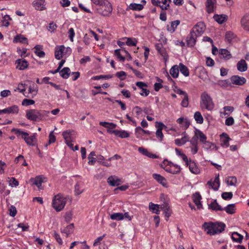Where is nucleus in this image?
<instances>
[{
	"mask_svg": "<svg viewBox=\"0 0 249 249\" xmlns=\"http://www.w3.org/2000/svg\"><path fill=\"white\" fill-rule=\"evenodd\" d=\"M226 225L222 222H205L202 226V229L206 232L207 234L213 235L221 233L225 230Z\"/></svg>",
	"mask_w": 249,
	"mask_h": 249,
	"instance_id": "1",
	"label": "nucleus"
},
{
	"mask_svg": "<svg viewBox=\"0 0 249 249\" xmlns=\"http://www.w3.org/2000/svg\"><path fill=\"white\" fill-rule=\"evenodd\" d=\"M11 132L14 133L18 137H20L23 139L27 145L34 146L36 145L37 142L36 134L34 133L29 136V134L22 131L20 129L12 128Z\"/></svg>",
	"mask_w": 249,
	"mask_h": 249,
	"instance_id": "2",
	"label": "nucleus"
},
{
	"mask_svg": "<svg viewBox=\"0 0 249 249\" xmlns=\"http://www.w3.org/2000/svg\"><path fill=\"white\" fill-rule=\"evenodd\" d=\"M49 113L44 110L29 109L26 111V117L31 121L39 122Z\"/></svg>",
	"mask_w": 249,
	"mask_h": 249,
	"instance_id": "3",
	"label": "nucleus"
},
{
	"mask_svg": "<svg viewBox=\"0 0 249 249\" xmlns=\"http://www.w3.org/2000/svg\"><path fill=\"white\" fill-rule=\"evenodd\" d=\"M200 104L202 108H205L208 110H212L214 107L212 98L206 92L201 94Z\"/></svg>",
	"mask_w": 249,
	"mask_h": 249,
	"instance_id": "4",
	"label": "nucleus"
},
{
	"mask_svg": "<svg viewBox=\"0 0 249 249\" xmlns=\"http://www.w3.org/2000/svg\"><path fill=\"white\" fill-rule=\"evenodd\" d=\"M67 199L62 195L57 194L53 198L52 206L57 212L62 211L64 208Z\"/></svg>",
	"mask_w": 249,
	"mask_h": 249,
	"instance_id": "5",
	"label": "nucleus"
},
{
	"mask_svg": "<svg viewBox=\"0 0 249 249\" xmlns=\"http://www.w3.org/2000/svg\"><path fill=\"white\" fill-rule=\"evenodd\" d=\"M97 12L103 17H109L112 11L111 3L107 0L96 9Z\"/></svg>",
	"mask_w": 249,
	"mask_h": 249,
	"instance_id": "6",
	"label": "nucleus"
},
{
	"mask_svg": "<svg viewBox=\"0 0 249 249\" xmlns=\"http://www.w3.org/2000/svg\"><path fill=\"white\" fill-rule=\"evenodd\" d=\"M230 81L232 84L237 86H242L247 82V80L245 77L238 75H232L230 78Z\"/></svg>",
	"mask_w": 249,
	"mask_h": 249,
	"instance_id": "7",
	"label": "nucleus"
},
{
	"mask_svg": "<svg viewBox=\"0 0 249 249\" xmlns=\"http://www.w3.org/2000/svg\"><path fill=\"white\" fill-rule=\"evenodd\" d=\"M205 25L202 22H198L194 26L191 32L196 34L197 36H200L204 32Z\"/></svg>",
	"mask_w": 249,
	"mask_h": 249,
	"instance_id": "8",
	"label": "nucleus"
},
{
	"mask_svg": "<svg viewBox=\"0 0 249 249\" xmlns=\"http://www.w3.org/2000/svg\"><path fill=\"white\" fill-rule=\"evenodd\" d=\"M207 185H208V187L210 189H213L214 191L218 190L220 186L219 175L215 177L213 180L211 179L210 180H209L207 183Z\"/></svg>",
	"mask_w": 249,
	"mask_h": 249,
	"instance_id": "9",
	"label": "nucleus"
},
{
	"mask_svg": "<svg viewBox=\"0 0 249 249\" xmlns=\"http://www.w3.org/2000/svg\"><path fill=\"white\" fill-rule=\"evenodd\" d=\"M155 48L158 53L163 57L165 61H166L168 59V55L167 53L165 48L163 46V44L161 43H157L155 45Z\"/></svg>",
	"mask_w": 249,
	"mask_h": 249,
	"instance_id": "10",
	"label": "nucleus"
},
{
	"mask_svg": "<svg viewBox=\"0 0 249 249\" xmlns=\"http://www.w3.org/2000/svg\"><path fill=\"white\" fill-rule=\"evenodd\" d=\"M186 166H188L190 172L195 175H197L200 173V170L197 166L196 162L191 160H189L188 165H186Z\"/></svg>",
	"mask_w": 249,
	"mask_h": 249,
	"instance_id": "11",
	"label": "nucleus"
},
{
	"mask_svg": "<svg viewBox=\"0 0 249 249\" xmlns=\"http://www.w3.org/2000/svg\"><path fill=\"white\" fill-rule=\"evenodd\" d=\"M197 37L196 34L190 32L186 39L187 46L189 47H194L196 44V39Z\"/></svg>",
	"mask_w": 249,
	"mask_h": 249,
	"instance_id": "12",
	"label": "nucleus"
},
{
	"mask_svg": "<svg viewBox=\"0 0 249 249\" xmlns=\"http://www.w3.org/2000/svg\"><path fill=\"white\" fill-rule=\"evenodd\" d=\"M15 64L16 65V69L20 71L26 69L29 66L27 61L22 59H17L15 62Z\"/></svg>",
	"mask_w": 249,
	"mask_h": 249,
	"instance_id": "13",
	"label": "nucleus"
},
{
	"mask_svg": "<svg viewBox=\"0 0 249 249\" xmlns=\"http://www.w3.org/2000/svg\"><path fill=\"white\" fill-rule=\"evenodd\" d=\"M107 182L111 186H117L122 183L121 179L116 176L109 177Z\"/></svg>",
	"mask_w": 249,
	"mask_h": 249,
	"instance_id": "14",
	"label": "nucleus"
},
{
	"mask_svg": "<svg viewBox=\"0 0 249 249\" xmlns=\"http://www.w3.org/2000/svg\"><path fill=\"white\" fill-rule=\"evenodd\" d=\"M151 132L149 130H146L142 128L140 126H137L135 129V134L137 138L143 139L142 136L144 134L150 135Z\"/></svg>",
	"mask_w": 249,
	"mask_h": 249,
	"instance_id": "15",
	"label": "nucleus"
},
{
	"mask_svg": "<svg viewBox=\"0 0 249 249\" xmlns=\"http://www.w3.org/2000/svg\"><path fill=\"white\" fill-rule=\"evenodd\" d=\"M136 85L138 88H139L140 89H142V92H141L140 93L141 95L147 96L149 95V92H150L149 90L145 88V87H147V85L146 83H145L143 82L139 81V82H137L136 83Z\"/></svg>",
	"mask_w": 249,
	"mask_h": 249,
	"instance_id": "16",
	"label": "nucleus"
},
{
	"mask_svg": "<svg viewBox=\"0 0 249 249\" xmlns=\"http://www.w3.org/2000/svg\"><path fill=\"white\" fill-rule=\"evenodd\" d=\"M153 178L163 187H167L166 179L160 174L154 173L152 175Z\"/></svg>",
	"mask_w": 249,
	"mask_h": 249,
	"instance_id": "17",
	"label": "nucleus"
},
{
	"mask_svg": "<svg viewBox=\"0 0 249 249\" xmlns=\"http://www.w3.org/2000/svg\"><path fill=\"white\" fill-rule=\"evenodd\" d=\"M110 133H112L115 136H117L121 138H128L130 136L129 132L124 130H119L118 129H115L110 131Z\"/></svg>",
	"mask_w": 249,
	"mask_h": 249,
	"instance_id": "18",
	"label": "nucleus"
},
{
	"mask_svg": "<svg viewBox=\"0 0 249 249\" xmlns=\"http://www.w3.org/2000/svg\"><path fill=\"white\" fill-rule=\"evenodd\" d=\"M215 3L216 1H212V0H207L205 3L206 11L207 12L210 14L214 12V9H215Z\"/></svg>",
	"mask_w": 249,
	"mask_h": 249,
	"instance_id": "19",
	"label": "nucleus"
},
{
	"mask_svg": "<svg viewBox=\"0 0 249 249\" xmlns=\"http://www.w3.org/2000/svg\"><path fill=\"white\" fill-rule=\"evenodd\" d=\"M33 5L37 10H43L45 9L43 0H35L33 2Z\"/></svg>",
	"mask_w": 249,
	"mask_h": 249,
	"instance_id": "20",
	"label": "nucleus"
},
{
	"mask_svg": "<svg viewBox=\"0 0 249 249\" xmlns=\"http://www.w3.org/2000/svg\"><path fill=\"white\" fill-rule=\"evenodd\" d=\"M183 134L184 135L181 139H176L175 140V143L178 146H180L189 141L188 135H187L185 132Z\"/></svg>",
	"mask_w": 249,
	"mask_h": 249,
	"instance_id": "21",
	"label": "nucleus"
},
{
	"mask_svg": "<svg viewBox=\"0 0 249 249\" xmlns=\"http://www.w3.org/2000/svg\"><path fill=\"white\" fill-rule=\"evenodd\" d=\"M241 23L244 29L249 31V14H247L241 18Z\"/></svg>",
	"mask_w": 249,
	"mask_h": 249,
	"instance_id": "22",
	"label": "nucleus"
},
{
	"mask_svg": "<svg viewBox=\"0 0 249 249\" xmlns=\"http://www.w3.org/2000/svg\"><path fill=\"white\" fill-rule=\"evenodd\" d=\"M221 145L222 146H225L226 147H228L229 146V141L231 140V138L229 137L228 134L225 133H223L221 135Z\"/></svg>",
	"mask_w": 249,
	"mask_h": 249,
	"instance_id": "23",
	"label": "nucleus"
},
{
	"mask_svg": "<svg viewBox=\"0 0 249 249\" xmlns=\"http://www.w3.org/2000/svg\"><path fill=\"white\" fill-rule=\"evenodd\" d=\"M202 197L199 193L196 192L193 195V199L194 202L197 206L198 209H200L202 207V205L201 203L200 200Z\"/></svg>",
	"mask_w": 249,
	"mask_h": 249,
	"instance_id": "24",
	"label": "nucleus"
},
{
	"mask_svg": "<svg viewBox=\"0 0 249 249\" xmlns=\"http://www.w3.org/2000/svg\"><path fill=\"white\" fill-rule=\"evenodd\" d=\"M237 70L241 72H244L248 69V65L244 59H241L237 64Z\"/></svg>",
	"mask_w": 249,
	"mask_h": 249,
	"instance_id": "25",
	"label": "nucleus"
},
{
	"mask_svg": "<svg viewBox=\"0 0 249 249\" xmlns=\"http://www.w3.org/2000/svg\"><path fill=\"white\" fill-rule=\"evenodd\" d=\"M65 47L64 45L60 46L55 48V58L58 60H60L62 57L63 53Z\"/></svg>",
	"mask_w": 249,
	"mask_h": 249,
	"instance_id": "26",
	"label": "nucleus"
},
{
	"mask_svg": "<svg viewBox=\"0 0 249 249\" xmlns=\"http://www.w3.org/2000/svg\"><path fill=\"white\" fill-rule=\"evenodd\" d=\"M209 209L214 211H223V208L217 203L216 200H214L208 205Z\"/></svg>",
	"mask_w": 249,
	"mask_h": 249,
	"instance_id": "27",
	"label": "nucleus"
},
{
	"mask_svg": "<svg viewBox=\"0 0 249 249\" xmlns=\"http://www.w3.org/2000/svg\"><path fill=\"white\" fill-rule=\"evenodd\" d=\"M143 8V6L141 4L136 3H131L126 9V11L132 10L134 11H141Z\"/></svg>",
	"mask_w": 249,
	"mask_h": 249,
	"instance_id": "28",
	"label": "nucleus"
},
{
	"mask_svg": "<svg viewBox=\"0 0 249 249\" xmlns=\"http://www.w3.org/2000/svg\"><path fill=\"white\" fill-rule=\"evenodd\" d=\"M30 181L33 183V184L36 185L38 189H42L41 187L43 182V180L40 176H37L35 178H31L30 179Z\"/></svg>",
	"mask_w": 249,
	"mask_h": 249,
	"instance_id": "29",
	"label": "nucleus"
},
{
	"mask_svg": "<svg viewBox=\"0 0 249 249\" xmlns=\"http://www.w3.org/2000/svg\"><path fill=\"white\" fill-rule=\"evenodd\" d=\"M166 0H157L156 6H159L162 10H167L169 7V3H167Z\"/></svg>",
	"mask_w": 249,
	"mask_h": 249,
	"instance_id": "30",
	"label": "nucleus"
},
{
	"mask_svg": "<svg viewBox=\"0 0 249 249\" xmlns=\"http://www.w3.org/2000/svg\"><path fill=\"white\" fill-rule=\"evenodd\" d=\"M178 68L179 71L184 76L186 77L189 75V69L185 65L180 63L178 65Z\"/></svg>",
	"mask_w": 249,
	"mask_h": 249,
	"instance_id": "31",
	"label": "nucleus"
},
{
	"mask_svg": "<svg viewBox=\"0 0 249 249\" xmlns=\"http://www.w3.org/2000/svg\"><path fill=\"white\" fill-rule=\"evenodd\" d=\"M213 18L218 23L222 24L227 20V16L225 15H215Z\"/></svg>",
	"mask_w": 249,
	"mask_h": 249,
	"instance_id": "32",
	"label": "nucleus"
},
{
	"mask_svg": "<svg viewBox=\"0 0 249 249\" xmlns=\"http://www.w3.org/2000/svg\"><path fill=\"white\" fill-rule=\"evenodd\" d=\"M223 210L225 211L228 214H233L236 211L235 205L234 204H229L223 208Z\"/></svg>",
	"mask_w": 249,
	"mask_h": 249,
	"instance_id": "33",
	"label": "nucleus"
},
{
	"mask_svg": "<svg viewBox=\"0 0 249 249\" xmlns=\"http://www.w3.org/2000/svg\"><path fill=\"white\" fill-rule=\"evenodd\" d=\"M70 69L68 67H65L60 71V75L63 78L67 79L70 76Z\"/></svg>",
	"mask_w": 249,
	"mask_h": 249,
	"instance_id": "34",
	"label": "nucleus"
},
{
	"mask_svg": "<svg viewBox=\"0 0 249 249\" xmlns=\"http://www.w3.org/2000/svg\"><path fill=\"white\" fill-rule=\"evenodd\" d=\"M231 239L234 242L241 243L243 239V236L237 232H234L231 235Z\"/></svg>",
	"mask_w": 249,
	"mask_h": 249,
	"instance_id": "35",
	"label": "nucleus"
},
{
	"mask_svg": "<svg viewBox=\"0 0 249 249\" xmlns=\"http://www.w3.org/2000/svg\"><path fill=\"white\" fill-rule=\"evenodd\" d=\"M180 21L178 20H174L171 22L170 25H167V30L171 33L174 32L175 29L179 24Z\"/></svg>",
	"mask_w": 249,
	"mask_h": 249,
	"instance_id": "36",
	"label": "nucleus"
},
{
	"mask_svg": "<svg viewBox=\"0 0 249 249\" xmlns=\"http://www.w3.org/2000/svg\"><path fill=\"white\" fill-rule=\"evenodd\" d=\"M149 208L150 211H152L153 213L157 214H160V205L158 204H154L152 202H150L149 205Z\"/></svg>",
	"mask_w": 249,
	"mask_h": 249,
	"instance_id": "37",
	"label": "nucleus"
},
{
	"mask_svg": "<svg viewBox=\"0 0 249 249\" xmlns=\"http://www.w3.org/2000/svg\"><path fill=\"white\" fill-rule=\"evenodd\" d=\"M73 134V130H68L63 132L62 136L66 142L71 140V135Z\"/></svg>",
	"mask_w": 249,
	"mask_h": 249,
	"instance_id": "38",
	"label": "nucleus"
},
{
	"mask_svg": "<svg viewBox=\"0 0 249 249\" xmlns=\"http://www.w3.org/2000/svg\"><path fill=\"white\" fill-rule=\"evenodd\" d=\"M14 42H20L22 43H27V38L24 37L23 35L19 34L17 35L14 38Z\"/></svg>",
	"mask_w": 249,
	"mask_h": 249,
	"instance_id": "39",
	"label": "nucleus"
},
{
	"mask_svg": "<svg viewBox=\"0 0 249 249\" xmlns=\"http://www.w3.org/2000/svg\"><path fill=\"white\" fill-rule=\"evenodd\" d=\"M170 73L173 78H177L179 73L178 66L174 65L173 66L170 70Z\"/></svg>",
	"mask_w": 249,
	"mask_h": 249,
	"instance_id": "40",
	"label": "nucleus"
},
{
	"mask_svg": "<svg viewBox=\"0 0 249 249\" xmlns=\"http://www.w3.org/2000/svg\"><path fill=\"white\" fill-rule=\"evenodd\" d=\"M74 230L73 224H71L65 227L63 230H62V232L66 233V236L68 237L70 234H71Z\"/></svg>",
	"mask_w": 249,
	"mask_h": 249,
	"instance_id": "41",
	"label": "nucleus"
},
{
	"mask_svg": "<svg viewBox=\"0 0 249 249\" xmlns=\"http://www.w3.org/2000/svg\"><path fill=\"white\" fill-rule=\"evenodd\" d=\"M170 165H171L170 173L173 174H177L180 172L181 169L180 166L174 164L172 162H170Z\"/></svg>",
	"mask_w": 249,
	"mask_h": 249,
	"instance_id": "42",
	"label": "nucleus"
},
{
	"mask_svg": "<svg viewBox=\"0 0 249 249\" xmlns=\"http://www.w3.org/2000/svg\"><path fill=\"white\" fill-rule=\"evenodd\" d=\"M110 218L112 220L120 221L124 218V216L122 213H115L110 215Z\"/></svg>",
	"mask_w": 249,
	"mask_h": 249,
	"instance_id": "43",
	"label": "nucleus"
},
{
	"mask_svg": "<svg viewBox=\"0 0 249 249\" xmlns=\"http://www.w3.org/2000/svg\"><path fill=\"white\" fill-rule=\"evenodd\" d=\"M95 152L94 151H92L90 153V154L88 156V159L89 161H88V164L90 165H93L96 162V159L94 156H95Z\"/></svg>",
	"mask_w": 249,
	"mask_h": 249,
	"instance_id": "44",
	"label": "nucleus"
},
{
	"mask_svg": "<svg viewBox=\"0 0 249 249\" xmlns=\"http://www.w3.org/2000/svg\"><path fill=\"white\" fill-rule=\"evenodd\" d=\"M194 119L197 124H202L203 123V118L199 111H196L194 114Z\"/></svg>",
	"mask_w": 249,
	"mask_h": 249,
	"instance_id": "45",
	"label": "nucleus"
},
{
	"mask_svg": "<svg viewBox=\"0 0 249 249\" xmlns=\"http://www.w3.org/2000/svg\"><path fill=\"white\" fill-rule=\"evenodd\" d=\"M99 124L100 125L107 128L113 129L116 128L117 126V125L115 124L106 122H100Z\"/></svg>",
	"mask_w": 249,
	"mask_h": 249,
	"instance_id": "46",
	"label": "nucleus"
},
{
	"mask_svg": "<svg viewBox=\"0 0 249 249\" xmlns=\"http://www.w3.org/2000/svg\"><path fill=\"white\" fill-rule=\"evenodd\" d=\"M219 53L223 58L226 59H229L231 57L230 52L227 49H221Z\"/></svg>",
	"mask_w": 249,
	"mask_h": 249,
	"instance_id": "47",
	"label": "nucleus"
},
{
	"mask_svg": "<svg viewBox=\"0 0 249 249\" xmlns=\"http://www.w3.org/2000/svg\"><path fill=\"white\" fill-rule=\"evenodd\" d=\"M37 86L33 84L32 85L29 87L28 89V92H26V95H28L29 93H33L34 95H36L37 94Z\"/></svg>",
	"mask_w": 249,
	"mask_h": 249,
	"instance_id": "48",
	"label": "nucleus"
},
{
	"mask_svg": "<svg viewBox=\"0 0 249 249\" xmlns=\"http://www.w3.org/2000/svg\"><path fill=\"white\" fill-rule=\"evenodd\" d=\"M223 109L224 110V112H221L220 116L223 117V115H229L230 113L232 112L233 111V107L231 106H226L223 107Z\"/></svg>",
	"mask_w": 249,
	"mask_h": 249,
	"instance_id": "49",
	"label": "nucleus"
},
{
	"mask_svg": "<svg viewBox=\"0 0 249 249\" xmlns=\"http://www.w3.org/2000/svg\"><path fill=\"white\" fill-rule=\"evenodd\" d=\"M137 42V39L135 38H126L125 44L129 46H136Z\"/></svg>",
	"mask_w": 249,
	"mask_h": 249,
	"instance_id": "50",
	"label": "nucleus"
},
{
	"mask_svg": "<svg viewBox=\"0 0 249 249\" xmlns=\"http://www.w3.org/2000/svg\"><path fill=\"white\" fill-rule=\"evenodd\" d=\"M235 35L231 31L227 32L225 35V40L229 43L231 42L234 38Z\"/></svg>",
	"mask_w": 249,
	"mask_h": 249,
	"instance_id": "51",
	"label": "nucleus"
},
{
	"mask_svg": "<svg viewBox=\"0 0 249 249\" xmlns=\"http://www.w3.org/2000/svg\"><path fill=\"white\" fill-rule=\"evenodd\" d=\"M237 182L236 178L235 177H229L226 179V183L228 185L234 186Z\"/></svg>",
	"mask_w": 249,
	"mask_h": 249,
	"instance_id": "52",
	"label": "nucleus"
},
{
	"mask_svg": "<svg viewBox=\"0 0 249 249\" xmlns=\"http://www.w3.org/2000/svg\"><path fill=\"white\" fill-rule=\"evenodd\" d=\"M11 18L10 16L8 15H6L3 18V19L1 21L2 24L1 25L4 27H8L9 25V20H11Z\"/></svg>",
	"mask_w": 249,
	"mask_h": 249,
	"instance_id": "53",
	"label": "nucleus"
},
{
	"mask_svg": "<svg viewBox=\"0 0 249 249\" xmlns=\"http://www.w3.org/2000/svg\"><path fill=\"white\" fill-rule=\"evenodd\" d=\"M8 114L10 113H16L17 114L18 112L19 108L18 106L13 105L10 107H7Z\"/></svg>",
	"mask_w": 249,
	"mask_h": 249,
	"instance_id": "54",
	"label": "nucleus"
},
{
	"mask_svg": "<svg viewBox=\"0 0 249 249\" xmlns=\"http://www.w3.org/2000/svg\"><path fill=\"white\" fill-rule=\"evenodd\" d=\"M25 84L20 83L18 85L17 90H18L19 92L22 93L25 97H29V96L28 95H26V93H24L25 91Z\"/></svg>",
	"mask_w": 249,
	"mask_h": 249,
	"instance_id": "55",
	"label": "nucleus"
},
{
	"mask_svg": "<svg viewBox=\"0 0 249 249\" xmlns=\"http://www.w3.org/2000/svg\"><path fill=\"white\" fill-rule=\"evenodd\" d=\"M112 77V75H100L94 76L91 79L94 80H98L101 79H108L111 78Z\"/></svg>",
	"mask_w": 249,
	"mask_h": 249,
	"instance_id": "56",
	"label": "nucleus"
},
{
	"mask_svg": "<svg viewBox=\"0 0 249 249\" xmlns=\"http://www.w3.org/2000/svg\"><path fill=\"white\" fill-rule=\"evenodd\" d=\"M233 196L232 193L230 192H223L221 195L222 198L224 200H230Z\"/></svg>",
	"mask_w": 249,
	"mask_h": 249,
	"instance_id": "57",
	"label": "nucleus"
},
{
	"mask_svg": "<svg viewBox=\"0 0 249 249\" xmlns=\"http://www.w3.org/2000/svg\"><path fill=\"white\" fill-rule=\"evenodd\" d=\"M196 133H197V136H198V138H199V140L201 142L203 143L206 141L207 137L203 134L202 131L197 130V132Z\"/></svg>",
	"mask_w": 249,
	"mask_h": 249,
	"instance_id": "58",
	"label": "nucleus"
},
{
	"mask_svg": "<svg viewBox=\"0 0 249 249\" xmlns=\"http://www.w3.org/2000/svg\"><path fill=\"white\" fill-rule=\"evenodd\" d=\"M8 179V181L9 182V185L11 187H17L19 185L18 181L15 178H9Z\"/></svg>",
	"mask_w": 249,
	"mask_h": 249,
	"instance_id": "59",
	"label": "nucleus"
},
{
	"mask_svg": "<svg viewBox=\"0 0 249 249\" xmlns=\"http://www.w3.org/2000/svg\"><path fill=\"white\" fill-rule=\"evenodd\" d=\"M53 236L59 245H62L63 244V242L62 239L58 233L54 231Z\"/></svg>",
	"mask_w": 249,
	"mask_h": 249,
	"instance_id": "60",
	"label": "nucleus"
},
{
	"mask_svg": "<svg viewBox=\"0 0 249 249\" xmlns=\"http://www.w3.org/2000/svg\"><path fill=\"white\" fill-rule=\"evenodd\" d=\"M35 102L34 100L32 99H24L22 102V105L28 106L30 105H34Z\"/></svg>",
	"mask_w": 249,
	"mask_h": 249,
	"instance_id": "61",
	"label": "nucleus"
},
{
	"mask_svg": "<svg viewBox=\"0 0 249 249\" xmlns=\"http://www.w3.org/2000/svg\"><path fill=\"white\" fill-rule=\"evenodd\" d=\"M121 50L117 49L114 51V54L120 59V61H124L125 60V57L123 56L121 54Z\"/></svg>",
	"mask_w": 249,
	"mask_h": 249,
	"instance_id": "62",
	"label": "nucleus"
},
{
	"mask_svg": "<svg viewBox=\"0 0 249 249\" xmlns=\"http://www.w3.org/2000/svg\"><path fill=\"white\" fill-rule=\"evenodd\" d=\"M56 141V137L53 134V131H51L49 135L48 144L54 143Z\"/></svg>",
	"mask_w": 249,
	"mask_h": 249,
	"instance_id": "63",
	"label": "nucleus"
},
{
	"mask_svg": "<svg viewBox=\"0 0 249 249\" xmlns=\"http://www.w3.org/2000/svg\"><path fill=\"white\" fill-rule=\"evenodd\" d=\"M156 124L155 125L157 128V130H162L163 129H166L167 128V126H165L162 123L156 122Z\"/></svg>",
	"mask_w": 249,
	"mask_h": 249,
	"instance_id": "64",
	"label": "nucleus"
}]
</instances>
